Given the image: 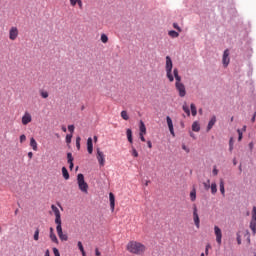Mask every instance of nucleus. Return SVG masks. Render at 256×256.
Returning <instances> with one entry per match:
<instances>
[{
	"label": "nucleus",
	"mask_w": 256,
	"mask_h": 256,
	"mask_svg": "<svg viewBox=\"0 0 256 256\" xmlns=\"http://www.w3.org/2000/svg\"><path fill=\"white\" fill-rule=\"evenodd\" d=\"M126 250L128 253H131L132 255H145V252L147 251V246L145 244L132 240L129 241L126 245Z\"/></svg>",
	"instance_id": "f257e3e1"
},
{
	"label": "nucleus",
	"mask_w": 256,
	"mask_h": 256,
	"mask_svg": "<svg viewBox=\"0 0 256 256\" xmlns=\"http://www.w3.org/2000/svg\"><path fill=\"white\" fill-rule=\"evenodd\" d=\"M173 74L176 81L175 82L176 91H178L179 97H185V95H187V90L185 88V84L181 82V76H179V70L175 68L173 70Z\"/></svg>",
	"instance_id": "f03ea898"
},
{
	"label": "nucleus",
	"mask_w": 256,
	"mask_h": 256,
	"mask_svg": "<svg viewBox=\"0 0 256 256\" xmlns=\"http://www.w3.org/2000/svg\"><path fill=\"white\" fill-rule=\"evenodd\" d=\"M166 77L169 79L170 83H173L175 81V78L173 77V61L171 60V57L166 56Z\"/></svg>",
	"instance_id": "7ed1b4c3"
},
{
	"label": "nucleus",
	"mask_w": 256,
	"mask_h": 256,
	"mask_svg": "<svg viewBox=\"0 0 256 256\" xmlns=\"http://www.w3.org/2000/svg\"><path fill=\"white\" fill-rule=\"evenodd\" d=\"M77 183H78V187H79L80 191H82V193H88L89 184H87V182H85V176L83 174L77 175Z\"/></svg>",
	"instance_id": "20e7f679"
},
{
	"label": "nucleus",
	"mask_w": 256,
	"mask_h": 256,
	"mask_svg": "<svg viewBox=\"0 0 256 256\" xmlns=\"http://www.w3.org/2000/svg\"><path fill=\"white\" fill-rule=\"evenodd\" d=\"M8 37L10 41H17L19 37V28L17 26H11L8 31Z\"/></svg>",
	"instance_id": "39448f33"
},
{
	"label": "nucleus",
	"mask_w": 256,
	"mask_h": 256,
	"mask_svg": "<svg viewBox=\"0 0 256 256\" xmlns=\"http://www.w3.org/2000/svg\"><path fill=\"white\" fill-rule=\"evenodd\" d=\"M214 235L216 237V242L218 245H221L223 243V232L221 231V228L219 226H214Z\"/></svg>",
	"instance_id": "423d86ee"
},
{
	"label": "nucleus",
	"mask_w": 256,
	"mask_h": 256,
	"mask_svg": "<svg viewBox=\"0 0 256 256\" xmlns=\"http://www.w3.org/2000/svg\"><path fill=\"white\" fill-rule=\"evenodd\" d=\"M56 231L60 241H69V236L63 233V227L61 226V224H58L56 226Z\"/></svg>",
	"instance_id": "0eeeda50"
},
{
	"label": "nucleus",
	"mask_w": 256,
	"mask_h": 256,
	"mask_svg": "<svg viewBox=\"0 0 256 256\" xmlns=\"http://www.w3.org/2000/svg\"><path fill=\"white\" fill-rule=\"evenodd\" d=\"M51 209L55 215V223L56 225H61V212L59 211V208L55 205H51Z\"/></svg>",
	"instance_id": "6e6552de"
},
{
	"label": "nucleus",
	"mask_w": 256,
	"mask_h": 256,
	"mask_svg": "<svg viewBox=\"0 0 256 256\" xmlns=\"http://www.w3.org/2000/svg\"><path fill=\"white\" fill-rule=\"evenodd\" d=\"M51 209L55 215V223L56 225H61V212L59 211V208L55 205H51Z\"/></svg>",
	"instance_id": "1a4fd4ad"
},
{
	"label": "nucleus",
	"mask_w": 256,
	"mask_h": 256,
	"mask_svg": "<svg viewBox=\"0 0 256 256\" xmlns=\"http://www.w3.org/2000/svg\"><path fill=\"white\" fill-rule=\"evenodd\" d=\"M96 159H97L100 167H105V154L99 148H97Z\"/></svg>",
	"instance_id": "9d476101"
},
{
	"label": "nucleus",
	"mask_w": 256,
	"mask_h": 256,
	"mask_svg": "<svg viewBox=\"0 0 256 256\" xmlns=\"http://www.w3.org/2000/svg\"><path fill=\"white\" fill-rule=\"evenodd\" d=\"M193 221L196 228L199 229V227H201V220L199 219V213L197 212L196 205H194V208H193Z\"/></svg>",
	"instance_id": "9b49d317"
},
{
	"label": "nucleus",
	"mask_w": 256,
	"mask_h": 256,
	"mask_svg": "<svg viewBox=\"0 0 256 256\" xmlns=\"http://www.w3.org/2000/svg\"><path fill=\"white\" fill-rule=\"evenodd\" d=\"M223 67H229V63H231V58L229 57V49H226L222 56Z\"/></svg>",
	"instance_id": "f8f14e48"
},
{
	"label": "nucleus",
	"mask_w": 256,
	"mask_h": 256,
	"mask_svg": "<svg viewBox=\"0 0 256 256\" xmlns=\"http://www.w3.org/2000/svg\"><path fill=\"white\" fill-rule=\"evenodd\" d=\"M33 121V116H31V113L25 112L24 115L22 116V125H29Z\"/></svg>",
	"instance_id": "ddd939ff"
},
{
	"label": "nucleus",
	"mask_w": 256,
	"mask_h": 256,
	"mask_svg": "<svg viewBox=\"0 0 256 256\" xmlns=\"http://www.w3.org/2000/svg\"><path fill=\"white\" fill-rule=\"evenodd\" d=\"M166 123L168 125V128H169V131H170L171 135L173 137H175V130L173 128V120L171 119V117H169V116L166 117Z\"/></svg>",
	"instance_id": "4468645a"
},
{
	"label": "nucleus",
	"mask_w": 256,
	"mask_h": 256,
	"mask_svg": "<svg viewBox=\"0 0 256 256\" xmlns=\"http://www.w3.org/2000/svg\"><path fill=\"white\" fill-rule=\"evenodd\" d=\"M87 151L89 155H93V138L91 137L87 139Z\"/></svg>",
	"instance_id": "2eb2a0df"
},
{
	"label": "nucleus",
	"mask_w": 256,
	"mask_h": 256,
	"mask_svg": "<svg viewBox=\"0 0 256 256\" xmlns=\"http://www.w3.org/2000/svg\"><path fill=\"white\" fill-rule=\"evenodd\" d=\"M109 200H110V209L113 212L115 211V195L112 192L109 193Z\"/></svg>",
	"instance_id": "dca6fc26"
},
{
	"label": "nucleus",
	"mask_w": 256,
	"mask_h": 256,
	"mask_svg": "<svg viewBox=\"0 0 256 256\" xmlns=\"http://www.w3.org/2000/svg\"><path fill=\"white\" fill-rule=\"evenodd\" d=\"M215 123H217V117L212 116V118L210 119L208 126H207L208 132L213 129V126L215 125Z\"/></svg>",
	"instance_id": "f3484780"
},
{
	"label": "nucleus",
	"mask_w": 256,
	"mask_h": 256,
	"mask_svg": "<svg viewBox=\"0 0 256 256\" xmlns=\"http://www.w3.org/2000/svg\"><path fill=\"white\" fill-rule=\"evenodd\" d=\"M50 239L53 243H59V240L57 239V235H55L53 227L50 228Z\"/></svg>",
	"instance_id": "a211bd4d"
},
{
	"label": "nucleus",
	"mask_w": 256,
	"mask_h": 256,
	"mask_svg": "<svg viewBox=\"0 0 256 256\" xmlns=\"http://www.w3.org/2000/svg\"><path fill=\"white\" fill-rule=\"evenodd\" d=\"M142 135L147 134V127L145 126V123L143 121H140V133Z\"/></svg>",
	"instance_id": "6ab92c4d"
},
{
	"label": "nucleus",
	"mask_w": 256,
	"mask_h": 256,
	"mask_svg": "<svg viewBox=\"0 0 256 256\" xmlns=\"http://www.w3.org/2000/svg\"><path fill=\"white\" fill-rule=\"evenodd\" d=\"M126 135L129 143H133V131L130 128L126 130Z\"/></svg>",
	"instance_id": "aec40b11"
},
{
	"label": "nucleus",
	"mask_w": 256,
	"mask_h": 256,
	"mask_svg": "<svg viewBox=\"0 0 256 256\" xmlns=\"http://www.w3.org/2000/svg\"><path fill=\"white\" fill-rule=\"evenodd\" d=\"M250 229L253 232V235H255L256 233V218H252L251 222H250Z\"/></svg>",
	"instance_id": "412c9836"
},
{
	"label": "nucleus",
	"mask_w": 256,
	"mask_h": 256,
	"mask_svg": "<svg viewBox=\"0 0 256 256\" xmlns=\"http://www.w3.org/2000/svg\"><path fill=\"white\" fill-rule=\"evenodd\" d=\"M30 147H32L33 151L38 150L37 141L33 137L30 139Z\"/></svg>",
	"instance_id": "4be33fe9"
},
{
	"label": "nucleus",
	"mask_w": 256,
	"mask_h": 256,
	"mask_svg": "<svg viewBox=\"0 0 256 256\" xmlns=\"http://www.w3.org/2000/svg\"><path fill=\"white\" fill-rule=\"evenodd\" d=\"M192 131H195V133H199V131H201V126L199 125V122H193Z\"/></svg>",
	"instance_id": "5701e85b"
},
{
	"label": "nucleus",
	"mask_w": 256,
	"mask_h": 256,
	"mask_svg": "<svg viewBox=\"0 0 256 256\" xmlns=\"http://www.w3.org/2000/svg\"><path fill=\"white\" fill-rule=\"evenodd\" d=\"M219 187H220L221 195L225 197V182L223 181V179H220Z\"/></svg>",
	"instance_id": "b1692460"
},
{
	"label": "nucleus",
	"mask_w": 256,
	"mask_h": 256,
	"mask_svg": "<svg viewBox=\"0 0 256 256\" xmlns=\"http://www.w3.org/2000/svg\"><path fill=\"white\" fill-rule=\"evenodd\" d=\"M196 199H197V190L193 188L190 192V200L193 202V201H196Z\"/></svg>",
	"instance_id": "393cba45"
},
{
	"label": "nucleus",
	"mask_w": 256,
	"mask_h": 256,
	"mask_svg": "<svg viewBox=\"0 0 256 256\" xmlns=\"http://www.w3.org/2000/svg\"><path fill=\"white\" fill-rule=\"evenodd\" d=\"M169 37H171L172 39H177V37H179V32L175 31V30H170L168 32Z\"/></svg>",
	"instance_id": "a878e982"
},
{
	"label": "nucleus",
	"mask_w": 256,
	"mask_h": 256,
	"mask_svg": "<svg viewBox=\"0 0 256 256\" xmlns=\"http://www.w3.org/2000/svg\"><path fill=\"white\" fill-rule=\"evenodd\" d=\"M62 175L66 181L69 179V171H67L66 167H62Z\"/></svg>",
	"instance_id": "bb28decb"
},
{
	"label": "nucleus",
	"mask_w": 256,
	"mask_h": 256,
	"mask_svg": "<svg viewBox=\"0 0 256 256\" xmlns=\"http://www.w3.org/2000/svg\"><path fill=\"white\" fill-rule=\"evenodd\" d=\"M182 109L183 111H185L188 117L191 115V110H189V106H187V103L183 104Z\"/></svg>",
	"instance_id": "cd10ccee"
},
{
	"label": "nucleus",
	"mask_w": 256,
	"mask_h": 256,
	"mask_svg": "<svg viewBox=\"0 0 256 256\" xmlns=\"http://www.w3.org/2000/svg\"><path fill=\"white\" fill-rule=\"evenodd\" d=\"M190 109H191V113L193 115V117H195L197 115V107L195 106V104H191L190 105Z\"/></svg>",
	"instance_id": "c85d7f7f"
},
{
	"label": "nucleus",
	"mask_w": 256,
	"mask_h": 256,
	"mask_svg": "<svg viewBox=\"0 0 256 256\" xmlns=\"http://www.w3.org/2000/svg\"><path fill=\"white\" fill-rule=\"evenodd\" d=\"M121 117L124 119V121H129V114L127 113L126 110L121 112Z\"/></svg>",
	"instance_id": "c756f323"
},
{
	"label": "nucleus",
	"mask_w": 256,
	"mask_h": 256,
	"mask_svg": "<svg viewBox=\"0 0 256 256\" xmlns=\"http://www.w3.org/2000/svg\"><path fill=\"white\" fill-rule=\"evenodd\" d=\"M210 189H211L212 195H215V193H217V184L212 183L211 186H210Z\"/></svg>",
	"instance_id": "7c9ffc66"
},
{
	"label": "nucleus",
	"mask_w": 256,
	"mask_h": 256,
	"mask_svg": "<svg viewBox=\"0 0 256 256\" xmlns=\"http://www.w3.org/2000/svg\"><path fill=\"white\" fill-rule=\"evenodd\" d=\"M203 186L206 191H209V189L211 188V180H207V182H204Z\"/></svg>",
	"instance_id": "2f4dec72"
},
{
	"label": "nucleus",
	"mask_w": 256,
	"mask_h": 256,
	"mask_svg": "<svg viewBox=\"0 0 256 256\" xmlns=\"http://www.w3.org/2000/svg\"><path fill=\"white\" fill-rule=\"evenodd\" d=\"M101 41L102 43H107L109 41V37H107L106 34L101 35Z\"/></svg>",
	"instance_id": "473e14b6"
},
{
	"label": "nucleus",
	"mask_w": 256,
	"mask_h": 256,
	"mask_svg": "<svg viewBox=\"0 0 256 256\" xmlns=\"http://www.w3.org/2000/svg\"><path fill=\"white\" fill-rule=\"evenodd\" d=\"M40 95L43 99H47V97H49V92L48 91H41Z\"/></svg>",
	"instance_id": "72a5a7b5"
},
{
	"label": "nucleus",
	"mask_w": 256,
	"mask_h": 256,
	"mask_svg": "<svg viewBox=\"0 0 256 256\" xmlns=\"http://www.w3.org/2000/svg\"><path fill=\"white\" fill-rule=\"evenodd\" d=\"M76 147L79 151V149H81V137H77L76 138Z\"/></svg>",
	"instance_id": "f704fd0d"
},
{
	"label": "nucleus",
	"mask_w": 256,
	"mask_h": 256,
	"mask_svg": "<svg viewBox=\"0 0 256 256\" xmlns=\"http://www.w3.org/2000/svg\"><path fill=\"white\" fill-rule=\"evenodd\" d=\"M34 241H39V228H37L34 232Z\"/></svg>",
	"instance_id": "c9c22d12"
},
{
	"label": "nucleus",
	"mask_w": 256,
	"mask_h": 256,
	"mask_svg": "<svg viewBox=\"0 0 256 256\" xmlns=\"http://www.w3.org/2000/svg\"><path fill=\"white\" fill-rule=\"evenodd\" d=\"M132 157H139V152H137V149L132 146Z\"/></svg>",
	"instance_id": "e433bc0d"
},
{
	"label": "nucleus",
	"mask_w": 256,
	"mask_h": 256,
	"mask_svg": "<svg viewBox=\"0 0 256 256\" xmlns=\"http://www.w3.org/2000/svg\"><path fill=\"white\" fill-rule=\"evenodd\" d=\"M67 159H68V163L73 162V154L71 152L67 153Z\"/></svg>",
	"instance_id": "4c0bfd02"
},
{
	"label": "nucleus",
	"mask_w": 256,
	"mask_h": 256,
	"mask_svg": "<svg viewBox=\"0 0 256 256\" xmlns=\"http://www.w3.org/2000/svg\"><path fill=\"white\" fill-rule=\"evenodd\" d=\"M71 139H73V134H67L66 135V143H71Z\"/></svg>",
	"instance_id": "58836bf2"
},
{
	"label": "nucleus",
	"mask_w": 256,
	"mask_h": 256,
	"mask_svg": "<svg viewBox=\"0 0 256 256\" xmlns=\"http://www.w3.org/2000/svg\"><path fill=\"white\" fill-rule=\"evenodd\" d=\"M27 141V136L25 134L20 135V143H25Z\"/></svg>",
	"instance_id": "ea45409f"
},
{
	"label": "nucleus",
	"mask_w": 256,
	"mask_h": 256,
	"mask_svg": "<svg viewBox=\"0 0 256 256\" xmlns=\"http://www.w3.org/2000/svg\"><path fill=\"white\" fill-rule=\"evenodd\" d=\"M78 249L83 253L85 251V248H83V243L81 241L78 242Z\"/></svg>",
	"instance_id": "a19ab883"
},
{
	"label": "nucleus",
	"mask_w": 256,
	"mask_h": 256,
	"mask_svg": "<svg viewBox=\"0 0 256 256\" xmlns=\"http://www.w3.org/2000/svg\"><path fill=\"white\" fill-rule=\"evenodd\" d=\"M173 27H174V29H176V31H178V33H181V27H179V24H177V23H173Z\"/></svg>",
	"instance_id": "79ce46f5"
},
{
	"label": "nucleus",
	"mask_w": 256,
	"mask_h": 256,
	"mask_svg": "<svg viewBox=\"0 0 256 256\" xmlns=\"http://www.w3.org/2000/svg\"><path fill=\"white\" fill-rule=\"evenodd\" d=\"M238 133V141H241V139H243V132H241L239 129L237 130Z\"/></svg>",
	"instance_id": "37998d69"
},
{
	"label": "nucleus",
	"mask_w": 256,
	"mask_h": 256,
	"mask_svg": "<svg viewBox=\"0 0 256 256\" xmlns=\"http://www.w3.org/2000/svg\"><path fill=\"white\" fill-rule=\"evenodd\" d=\"M212 173H213L214 176L219 175V170L217 169L216 166H214Z\"/></svg>",
	"instance_id": "c03bdc74"
},
{
	"label": "nucleus",
	"mask_w": 256,
	"mask_h": 256,
	"mask_svg": "<svg viewBox=\"0 0 256 256\" xmlns=\"http://www.w3.org/2000/svg\"><path fill=\"white\" fill-rule=\"evenodd\" d=\"M68 131H70V133H74V131H75V126H74V125H69V126H68Z\"/></svg>",
	"instance_id": "a18cd8bd"
},
{
	"label": "nucleus",
	"mask_w": 256,
	"mask_h": 256,
	"mask_svg": "<svg viewBox=\"0 0 256 256\" xmlns=\"http://www.w3.org/2000/svg\"><path fill=\"white\" fill-rule=\"evenodd\" d=\"M252 219H256V207L255 206L252 209Z\"/></svg>",
	"instance_id": "49530a36"
},
{
	"label": "nucleus",
	"mask_w": 256,
	"mask_h": 256,
	"mask_svg": "<svg viewBox=\"0 0 256 256\" xmlns=\"http://www.w3.org/2000/svg\"><path fill=\"white\" fill-rule=\"evenodd\" d=\"M78 2H79V0H70V5L72 7H75V5H77Z\"/></svg>",
	"instance_id": "de8ad7c7"
},
{
	"label": "nucleus",
	"mask_w": 256,
	"mask_h": 256,
	"mask_svg": "<svg viewBox=\"0 0 256 256\" xmlns=\"http://www.w3.org/2000/svg\"><path fill=\"white\" fill-rule=\"evenodd\" d=\"M53 253L55 256H61V254L59 253V250L57 248H53Z\"/></svg>",
	"instance_id": "09e8293b"
},
{
	"label": "nucleus",
	"mask_w": 256,
	"mask_h": 256,
	"mask_svg": "<svg viewBox=\"0 0 256 256\" xmlns=\"http://www.w3.org/2000/svg\"><path fill=\"white\" fill-rule=\"evenodd\" d=\"M237 243L241 245V234L237 233Z\"/></svg>",
	"instance_id": "8fccbe9b"
},
{
	"label": "nucleus",
	"mask_w": 256,
	"mask_h": 256,
	"mask_svg": "<svg viewBox=\"0 0 256 256\" xmlns=\"http://www.w3.org/2000/svg\"><path fill=\"white\" fill-rule=\"evenodd\" d=\"M140 140L145 143V134H139Z\"/></svg>",
	"instance_id": "3c124183"
},
{
	"label": "nucleus",
	"mask_w": 256,
	"mask_h": 256,
	"mask_svg": "<svg viewBox=\"0 0 256 256\" xmlns=\"http://www.w3.org/2000/svg\"><path fill=\"white\" fill-rule=\"evenodd\" d=\"M250 151H253V148L255 147V144L253 142H250L248 145Z\"/></svg>",
	"instance_id": "603ef678"
},
{
	"label": "nucleus",
	"mask_w": 256,
	"mask_h": 256,
	"mask_svg": "<svg viewBox=\"0 0 256 256\" xmlns=\"http://www.w3.org/2000/svg\"><path fill=\"white\" fill-rule=\"evenodd\" d=\"M77 4H78L80 9H83V1L78 0Z\"/></svg>",
	"instance_id": "864d4df0"
},
{
	"label": "nucleus",
	"mask_w": 256,
	"mask_h": 256,
	"mask_svg": "<svg viewBox=\"0 0 256 256\" xmlns=\"http://www.w3.org/2000/svg\"><path fill=\"white\" fill-rule=\"evenodd\" d=\"M95 255L96 256H101V252L99 251V248L95 249Z\"/></svg>",
	"instance_id": "5fc2aeb1"
},
{
	"label": "nucleus",
	"mask_w": 256,
	"mask_h": 256,
	"mask_svg": "<svg viewBox=\"0 0 256 256\" xmlns=\"http://www.w3.org/2000/svg\"><path fill=\"white\" fill-rule=\"evenodd\" d=\"M229 145H230V151H233V139L230 140L229 142Z\"/></svg>",
	"instance_id": "6e6d98bb"
},
{
	"label": "nucleus",
	"mask_w": 256,
	"mask_h": 256,
	"mask_svg": "<svg viewBox=\"0 0 256 256\" xmlns=\"http://www.w3.org/2000/svg\"><path fill=\"white\" fill-rule=\"evenodd\" d=\"M182 149L184 151H186V153H189V148H187V146H185V144L182 145Z\"/></svg>",
	"instance_id": "4d7b16f0"
},
{
	"label": "nucleus",
	"mask_w": 256,
	"mask_h": 256,
	"mask_svg": "<svg viewBox=\"0 0 256 256\" xmlns=\"http://www.w3.org/2000/svg\"><path fill=\"white\" fill-rule=\"evenodd\" d=\"M147 145H148V148H149V149H152V148H153V144L151 143V141H148V142H147Z\"/></svg>",
	"instance_id": "13d9d810"
},
{
	"label": "nucleus",
	"mask_w": 256,
	"mask_h": 256,
	"mask_svg": "<svg viewBox=\"0 0 256 256\" xmlns=\"http://www.w3.org/2000/svg\"><path fill=\"white\" fill-rule=\"evenodd\" d=\"M255 117H256V112L254 113V115H253L252 118H251V122H252V123H255Z\"/></svg>",
	"instance_id": "bf43d9fd"
},
{
	"label": "nucleus",
	"mask_w": 256,
	"mask_h": 256,
	"mask_svg": "<svg viewBox=\"0 0 256 256\" xmlns=\"http://www.w3.org/2000/svg\"><path fill=\"white\" fill-rule=\"evenodd\" d=\"M28 157H29V159H33V152H29Z\"/></svg>",
	"instance_id": "052dcab7"
},
{
	"label": "nucleus",
	"mask_w": 256,
	"mask_h": 256,
	"mask_svg": "<svg viewBox=\"0 0 256 256\" xmlns=\"http://www.w3.org/2000/svg\"><path fill=\"white\" fill-rule=\"evenodd\" d=\"M205 253H206V255H209V245L206 246Z\"/></svg>",
	"instance_id": "680f3d73"
},
{
	"label": "nucleus",
	"mask_w": 256,
	"mask_h": 256,
	"mask_svg": "<svg viewBox=\"0 0 256 256\" xmlns=\"http://www.w3.org/2000/svg\"><path fill=\"white\" fill-rule=\"evenodd\" d=\"M62 131H63L64 133H67V127L62 126Z\"/></svg>",
	"instance_id": "e2e57ef3"
},
{
	"label": "nucleus",
	"mask_w": 256,
	"mask_h": 256,
	"mask_svg": "<svg viewBox=\"0 0 256 256\" xmlns=\"http://www.w3.org/2000/svg\"><path fill=\"white\" fill-rule=\"evenodd\" d=\"M68 163H69V165H70V169H73V167H74L73 162H68Z\"/></svg>",
	"instance_id": "0e129e2a"
},
{
	"label": "nucleus",
	"mask_w": 256,
	"mask_h": 256,
	"mask_svg": "<svg viewBox=\"0 0 256 256\" xmlns=\"http://www.w3.org/2000/svg\"><path fill=\"white\" fill-rule=\"evenodd\" d=\"M45 256H50V255H49V250H46Z\"/></svg>",
	"instance_id": "69168bd1"
},
{
	"label": "nucleus",
	"mask_w": 256,
	"mask_h": 256,
	"mask_svg": "<svg viewBox=\"0 0 256 256\" xmlns=\"http://www.w3.org/2000/svg\"><path fill=\"white\" fill-rule=\"evenodd\" d=\"M97 136H94V142L97 143Z\"/></svg>",
	"instance_id": "338daca9"
},
{
	"label": "nucleus",
	"mask_w": 256,
	"mask_h": 256,
	"mask_svg": "<svg viewBox=\"0 0 256 256\" xmlns=\"http://www.w3.org/2000/svg\"><path fill=\"white\" fill-rule=\"evenodd\" d=\"M82 256H87V254L85 253V251H84V252H82Z\"/></svg>",
	"instance_id": "774afa93"
}]
</instances>
